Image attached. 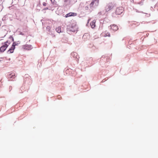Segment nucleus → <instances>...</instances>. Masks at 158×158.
<instances>
[{"instance_id":"nucleus-1","label":"nucleus","mask_w":158,"mask_h":158,"mask_svg":"<svg viewBox=\"0 0 158 158\" xmlns=\"http://www.w3.org/2000/svg\"><path fill=\"white\" fill-rule=\"evenodd\" d=\"M77 27L76 24L75 23H73L71 24L70 26H69L67 28L68 31H72L75 32L77 30Z\"/></svg>"},{"instance_id":"nucleus-2","label":"nucleus","mask_w":158,"mask_h":158,"mask_svg":"<svg viewBox=\"0 0 158 158\" xmlns=\"http://www.w3.org/2000/svg\"><path fill=\"white\" fill-rule=\"evenodd\" d=\"M7 43L8 44H10V42H8V41H7L4 43V45L0 48V52H3L6 50L8 46V44H7Z\"/></svg>"},{"instance_id":"nucleus-3","label":"nucleus","mask_w":158,"mask_h":158,"mask_svg":"<svg viewBox=\"0 0 158 158\" xmlns=\"http://www.w3.org/2000/svg\"><path fill=\"white\" fill-rule=\"evenodd\" d=\"M108 27L109 29H112L114 31H116L118 29V27L115 24L111 25Z\"/></svg>"},{"instance_id":"nucleus-4","label":"nucleus","mask_w":158,"mask_h":158,"mask_svg":"<svg viewBox=\"0 0 158 158\" xmlns=\"http://www.w3.org/2000/svg\"><path fill=\"white\" fill-rule=\"evenodd\" d=\"M113 5L110 4H108L106 7V12H108L111 10L113 8Z\"/></svg>"},{"instance_id":"nucleus-5","label":"nucleus","mask_w":158,"mask_h":158,"mask_svg":"<svg viewBox=\"0 0 158 158\" xmlns=\"http://www.w3.org/2000/svg\"><path fill=\"white\" fill-rule=\"evenodd\" d=\"M106 12L105 10H102L99 12L97 14V16H98V18H101L102 16L105 15Z\"/></svg>"},{"instance_id":"nucleus-6","label":"nucleus","mask_w":158,"mask_h":158,"mask_svg":"<svg viewBox=\"0 0 158 158\" xmlns=\"http://www.w3.org/2000/svg\"><path fill=\"white\" fill-rule=\"evenodd\" d=\"M22 48L24 49L27 50H30L32 48V46L31 45L28 44H26L23 45L22 46Z\"/></svg>"},{"instance_id":"nucleus-7","label":"nucleus","mask_w":158,"mask_h":158,"mask_svg":"<svg viewBox=\"0 0 158 158\" xmlns=\"http://www.w3.org/2000/svg\"><path fill=\"white\" fill-rule=\"evenodd\" d=\"M123 8L120 7L116 9L115 13L116 14L120 15L123 12Z\"/></svg>"},{"instance_id":"nucleus-8","label":"nucleus","mask_w":158,"mask_h":158,"mask_svg":"<svg viewBox=\"0 0 158 158\" xmlns=\"http://www.w3.org/2000/svg\"><path fill=\"white\" fill-rule=\"evenodd\" d=\"M15 74L14 73H12L9 74L8 76L7 77L10 80H13L15 78Z\"/></svg>"},{"instance_id":"nucleus-9","label":"nucleus","mask_w":158,"mask_h":158,"mask_svg":"<svg viewBox=\"0 0 158 158\" xmlns=\"http://www.w3.org/2000/svg\"><path fill=\"white\" fill-rule=\"evenodd\" d=\"M71 56L74 58L78 59V56L76 52H73L71 54Z\"/></svg>"},{"instance_id":"nucleus-10","label":"nucleus","mask_w":158,"mask_h":158,"mask_svg":"<svg viewBox=\"0 0 158 158\" xmlns=\"http://www.w3.org/2000/svg\"><path fill=\"white\" fill-rule=\"evenodd\" d=\"M15 48V47L13 48V46L12 45L11 47L7 51L8 53H12L14 52V50Z\"/></svg>"},{"instance_id":"nucleus-11","label":"nucleus","mask_w":158,"mask_h":158,"mask_svg":"<svg viewBox=\"0 0 158 158\" xmlns=\"http://www.w3.org/2000/svg\"><path fill=\"white\" fill-rule=\"evenodd\" d=\"M95 20H93L90 23V25L91 26V27L93 28L95 26Z\"/></svg>"},{"instance_id":"nucleus-12","label":"nucleus","mask_w":158,"mask_h":158,"mask_svg":"<svg viewBox=\"0 0 158 158\" xmlns=\"http://www.w3.org/2000/svg\"><path fill=\"white\" fill-rule=\"evenodd\" d=\"M75 14V13H69L66 15L65 17H68L72 16H74Z\"/></svg>"},{"instance_id":"nucleus-13","label":"nucleus","mask_w":158,"mask_h":158,"mask_svg":"<svg viewBox=\"0 0 158 158\" xmlns=\"http://www.w3.org/2000/svg\"><path fill=\"white\" fill-rule=\"evenodd\" d=\"M47 31L49 32V34L51 35H53L52 33L50 31L51 27L49 26H47L46 27Z\"/></svg>"},{"instance_id":"nucleus-14","label":"nucleus","mask_w":158,"mask_h":158,"mask_svg":"<svg viewBox=\"0 0 158 158\" xmlns=\"http://www.w3.org/2000/svg\"><path fill=\"white\" fill-rule=\"evenodd\" d=\"M19 43H20V42L19 41H18L17 42H14L13 43V44L12 45L13 46V48L15 47V46L16 45H18Z\"/></svg>"},{"instance_id":"nucleus-15","label":"nucleus","mask_w":158,"mask_h":158,"mask_svg":"<svg viewBox=\"0 0 158 158\" xmlns=\"http://www.w3.org/2000/svg\"><path fill=\"white\" fill-rule=\"evenodd\" d=\"M56 31L58 33L62 32L61 29V27H60L56 28Z\"/></svg>"},{"instance_id":"nucleus-16","label":"nucleus","mask_w":158,"mask_h":158,"mask_svg":"<svg viewBox=\"0 0 158 158\" xmlns=\"http://www.w3.org/2000/svg\"><path fill=\"white\" fill-rule=\"evenodd\" d=\"M93 1L95 2V4L96 6H97L98 4V0H94Z\"/></svg>"},{"instance_id":"nucleus-17","label":"nucleus","mask_w":158,"mask_h":158,"mask_svg":"<svg viewBox=\"0 0 158 158\" xmlns=\"http://www.w3.org/2000/svg\"><path fill=\"white\" fill-rule=\"evenodd\" d=\"M105 35H106V36H108L109 37H110V33H108V32H106L105 33Z\"/></svg>"},{"instance_id":"nucleus-18","label":"nucleus","mask_w":158,"mask_h":158,"mask_svg":"<svg viewBox=\"0 0 158 158\" xmlns=\"http://www.w3.org/2000/svg\"><path fill=\"white\" fill-rule=\"evenodd\" d=\"M94 3L95 2L94 1H92L91 3L90 4V7H92L94 4H95Z\"/></svg>"},{"instance_id":"nucleus-19","label":"nucleus","mask_w":158,"mask_h":158,"mask_svg":"<svg viewBox=\"0 0 158 158\" xmlns=\"http://www.w3.org/2000/svg\"><path fill=\"white\" fill-rule=\"evenodd\" d=\"M9 39L12 40V41L14 42V39L13 38V37L12 36H10L9 38Z\"/></svg>"},{"instance_id":"nucleus-20","label":"nucleus","mask_w":158,"mask_h":158,"mask_svg":"<svg viewBox=\"0 0 158 158\" xmlns=\"http://www.w3.org/2000/svg\"><path fill=\"white\" fill-rule=\"evenodd\" d=\"M88 35V34H85L84 35H83V38H84V39H85V37L87 35Z\"/></svg>"},{"instance_id":"nucleus-21","label":"nucleus","mask_w":158,"mask_h":158,"mask_svg":"<svg viewBox=\"0 0 158 158\" xmlns=\"http://www.w3.org/2000/svg\"><path fill=\"white\" fill-rule=\"evenodd\" d=\"M43 5L44 6H45L47 5V3L46 2H44L43 3Z\"/></svg>"},{"instance_id":"nucleus-22","label":"nucleus","mask_w":158,"mask_h":158,"mask_svg":"<svg viewBox=\"0 0 158 158\" xmlns=\"http://www.w3.org/2000/svg\"><path fill=\"white\" fill-rule=\"evenodd\" d=\"M48 7H46V8H44V9H43V10H48Z\"/></svg>"},{"instance_id":"nucleus-23","label":"nucleus","mask_w":158,"mask_h":158,"mask_svg":"<svg viewBox=\"0 0 158 158\" xmlns=\"http://www.w3.org/2000/svg\"><path fill=\"white\" fill-rule=\"evenodd\" d=\"M60 98H61V97L60 95H59L57 96V98L58 99H60Z\"/></svg>"},{"instance_id":"nucleus-24","label":"nucleus","mask_w":158,"mask_h":158,"mask_svg":"<svg viewBox=\"0 0 158 158\" xmlns=\"http://www.w3.org/2000/svg\"><path fill=\"white\" fill-rule=\"evenodd\" d=\"M104 56H102L101 57V59L102 58H104Z\"/></svg>"},{"instance_id":"nucleus-25","label":"nucleus","mask_w":158,"mask_h":158,"mask_svg":"<svg viewBox=\"0 0 158 158\" xmlns=\"http://www.w3.org/2000/svg\"><path fill=\"white\" fill-rule=\"evenodd\" d=\"M50 0L51 1V2H52L55 1V0Z\"/></svg>"},{"instance_id":"nucleus-26","label":"nucleus","mask_w":158,"mask_h":158,"mask_svg":"<svg viewBox=\"0 0 158 158\" xmlns=\"http://www.w3.org/2000/svg\"><path fill=\"white\" fill-rule=\"evenodd\" d=\"M136 12H138V10H136Z\"/></svg>"}]
</instances>
